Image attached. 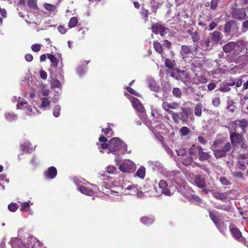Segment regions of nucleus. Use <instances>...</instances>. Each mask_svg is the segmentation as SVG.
<instances>
[{"instance_id": "obj_1", "label": "nucleus", "mask_w": 248, "mask_h": 248, "mask_svg": "<svg viewBox=\"0 0 248 248\" xmlns=\"http://www.w3.org/2000/svg\"><path fill=\"white\" fill-rule=\"evenodd\" d=\"M127 151V145L120 139L115 137L109 140V153L119 155L124 154Z\"/></svg>"}, {"instance_id": "obj_2", "label": "nucleus", "mask_w": 248, "mask_h": 248, "mask_svg": "<svg viewBox=\"0 0 248 248\" xmlns=\"http://www.w3.org/2000/svg\"><path fill=\"white\" fill-rule=\"evenodd\" d=\"M245 49V45L243 41L230 42L223 46V50L226 53H230L233 50L234 53L237 54L238 51L241 52Z\"/></svg>"}, {"instance_id": "obj_3", "label": "nucleus", "mask_w": 248, "mask_h": 248, "mask_svg": "<svg viewBox=\"0 0 248 248\" xmlns=\"http://www.w3.org/2000/svg\"><path fill=\"white\" fill-rule=\"evenodd\" d=\"M229 229L232 236L234 239L243 243L246 242V239L242 235L241 232L234 224L231 223L229 226Z\"/></svg>"}, {"instance_id": "obj_4", "label": "nucleus", "mask_w": 248, "mask_h": 248, "mask_svg": "<svg viewBox=\"0 0 248 248\" xmlns=\"http://www.w3.org/2000/svg\"><path fill=\"white\" fill-rule=\"evenodd\" d=\"M230 140L232 145L237 146L240 144L243 140H245V138L243 134H240L236 132L235 129L234 131H230Z\"/></svg>"}, {"instance_id": "obj_5", "label": "nucleus", "mask_w": 248, "mask_h": 248, "mask_svg": "<svg viewBox=\"0 0 248 248\" xmlns=\"http://www.w3.org/2000/svg\"><path fill=\"white\" fill-rule=\"evenodd\" d=\"M151 30L155 34H160L161 36L164 37L169 30L163 25L156 23L152 25Z\"/></svg>"}, {"instance_id": "obj_6", "label": "nucleus", "mask_w": 248, "mask_h": 248, "mask_svg": "<svg viewBox=\"0 0 248 248\" xmlns=\"http://www.w3.org/2000/svg\"><path fill=\"white\" fill-rule=\"evenodd\" d=\"M119 170L125 173H131L135 170V165L130 161L123 162L119 166Z\"/></svg>"}, {"instance_id": "obj_7", "label": "nucleus", "mask_w": 248, "mask_h": 248, "mask_svg": "<svg viewBox=\"0 0 248 248\" xmlns=\"http://www.w3.org/2000/svg\"><path fill=\"white\" fill-rule=\"evenodd\" d=\"M175 78L186 83L189 81L190 75L186 71L181 70L179 69L176 70Z\"/></svg>"}, {"instance_id": "obj_8", "label": "nucleus", "mask_w": 248, "mask_h": 248, "mask_svg": "<svg viewBox=\"0 0 248 248\" xmlns=\"http://www.w3.org/2000/svg\"><path fill=\"white\" fill-rule=\"evenodd\" d=\"M182 163L185 166L191 165L193 168L198 167L203 170H205L206 168L205 166L203 164L194 161L193 158L191 157H187L184 158L182 161Z\"/></svg>"}, {"instance_id": "obj_9", "label": "nucleus", "mask_w": 248, "mask_h": 248, "mask_svg": "<svg viewBox=\"0 0 248 248\" xmlns=\"http://www.w3.org/2000/svg\"><path fill=\"white\" fill-rule=\"evenodd\" d=\"M179 103L176 102H172L170 103L164 101L162 104V108L167 112L169 113V112L172 111L170 110V109H176L178 108L179 107Z\"/></svg>"}, {"instance_id": "obj_10", "label": "nucleus", "mask_w": 248, "mask_h": 248, "mask_svg": "<svg viewBox=\"0 0 248 248\" xmlns=\"http://www.w3.org/2000/svg\"><path fill=\"white\" fill-rule=\"evenodd\" d=\"M158 186L160 188V191L157 192V195L164 194L166 195H170V190L168 188V184L165 181L160 180L159 182Z\"/></svg>"}, {"instance_id": "obj_11", "label": "nucleus", "mask_w": 248, "mask_h": 248, "mask_svg": "<svg viewBox=\"0 0 248 248\" xmlns=\"http://www.w3.org/2000/svg\"><path fill=\"white\" fill-rule=\"evenodd\" d=\"M234 125L235 126V128L240 127L242 131V134H244L247 132L246 128L248 126V121L246 119L237 120L234 123Z\"/></svg>"}, {"instance_id": "obj_12", "label": "nucleus", "mask_w": 248, "mask_h": 248, "mask_svg": "<svg viewBox=\"0 0 248 248\" xmlns=\"http://www.w3.org/2000/svg\"><path fill=\"white\" fill-rule=\"evenodd\" d=\"M57 174V170L55 167L52 166L49 167L47 170L44 172V176L46 179H54Z\"/></svg>"}, {"instance_id": "obj_13", "label": "nucleus", "mask_w": 248, "mask_h": 248, "mask_svg": "<svg viewBox=\"0 0 248 248\" xmlns=\"http://www.w3.org/2000/svg\"><path fill=\"white\" fill-rule=\"evenodd\" d=\"M194 183L196 186L200 188H203L206 186L205 179L200 175H196Z\"/></svg>"}, {"instance_id": "obj_14", "label": "nucleus", "mask_w": 248, "mask_h": 248, "mask_svg": "<svg viewBox=\"0 0 248 248\" xmlns=\"http://www.w3.org/2000/svg\"><path fill=\"white\" fill-rule=\"evenodd\" d=\"M198 155H199V160L201 161L207 160L209 158L210 155L208 154L203 152L202 148L200 146H197Z\"/></svg>"}, {"instance_id": "obj_15", "label": "nucleus", "mask_w": 248, "mask_h": 248, "mask_svg": "<svg viewBox=\"0 0 248 248\" xmlns=\"http://www.w3.org/2000/svg\"><path fill=\"white\" fill-rule=\"evenodd\" d=\"M132 105L133 107L139 112L142 113L144 111V108L143 105L140 102L139 100L134 97L132 101Z\"/></svg>"}, {"instance_id": "obj_16", "label": "nucleus", "mask_w": 248, "mask_h": 248, "mask_svg": "<svg viewBox=\"0 0 248 248\" xmlns=\"http://www.w3.org/2000/svg\"><path fill=\"white\" fill-rule=\"evenodd\" d=\"M153 46L155 51L161 55L162 59L165 58L164 52H163V47L161 44L157 41L153 42Z\"/></svg>"}, {"instance_id": "obj_17", "label": "nucleus", "mask_w": 248, "mask_h": 248, "mask_svg": "<svg viewBox=\"0 0 248 248\" xmlns=\"http://www.w3.org/2000/svg\"><path fill=\"white\" fill-rule=\"evenodd\" d=\"M191 52L190 46L182 45L180 49V54L183 59L187 57V55Z\"/></svg>"}, {"instance_id": "obj_18", "label": "nucleus", "mask_w": 248, "mask_h": 248, "mask_svg": "<svg viewBox=\"0 0 248 248\" xmlns=\"http://www.w3.org/2000/svg\"><path fill=\"white\" fill-rule=\"evenodd\" d=\"M140 220L143 224L150 225L154 222L155 219L152 216H149L141 217Z\"/></svg>"}, {"instance_id": "obj_19", "label": "nucleus", "mask_w": 248, "mask_h": 248, "mask_svg": "<svg viewBox=\"0 0 248 248\" xmlns=\"http://www.w3.org/2000/svg\"><path fill=\"white\" fill-rule=\"evenodd\" d=\"M78 190L82 194L88 196H92L93 194V191L90 187L84 186H81L78 187Z\"/></svg>"}, {"instance_id": "obj_20", "label": "nucleus", "mask_w": 248, "mask_h": 248, "mask_svg": "<svg viewBox=\"0 0 248 248\" xmlns=\"http://www.w3.org/2000/svg\"><path fill=\"white\" fill-rule=\"evenodd\" d=\"M246 16V14L243 10L237 9L234 11L233 16L235 18L242 20Z\"/></svg>"}, {"instance_id": "obj_21", "label": "nucleus", "mask_w": 248, "mask_h": 248, "mask_svg": "<svg viewBox=\"0 0 248 248\" xmlns=\"http://www.w3.org/2000/svg\"><path fill=\"white\" fill-rule=\"evenodd\" d=\"M31 143L26 142L20 145L21 150L23 152L30 153L32 150V148L31 147Z\"/></svg>"}, {"instance_id": "obj_22", "label": "nucleus", "mask_w": 248, "mask_h": 248, "mask_svg": "<svg viewBox=\"0 0 248 248\" xmlns=\"http://www.w3.org/2000/svg\"><path fill=\"white\" fill-rule=\"evenodd\" d=\"M47 58L51 62V67H57L59 62V60L53 54L47 53L46 54Z\"/></svg>"}, {"instance_id": "obj_23", "label": "nucleus", "mask_w": 248, "mask_h": 248, "mask_svg": "<svg viewBox=\"0 0 248 248\" xmlns=\"http://www.w3.org/2000/svg\"><path fill=\"white\" fill-rule=\"evenodd\" d=\"M188 110L186 108H183L182 112L179 114L180 119L183 122H186L188 120Z\"/></svg>"}, {"instance_id": "obj_24", "label": "nucleus", "mask_w": 248, "mask_h": 248, "mask_svg": "<svg viewBox=\"0 0 248 248\" xmlns=\"http://www.w3.org/2000/svg\"><path fill=\"white\" fill-rule=\"evenodd\" d=\"M194 81L196 84L199 83L205 84L207 82V79L202 75H198L196 74L195 76Z\"/></svg>"}, {"instance_id": "obj_25", "label": "nucleus", "mask_w": 248, "mask_h": 248, "mask_svg": "<svg viewBox=\"0 0 248 248\" xmlns=\"http://www.w3.org/2000/svg\"><path fill=\"white\" fill-rule=\"evenodd\" d=\"M202 47H203V49L204 50H208L209 49H211L212 47L213 46L214 43L212 42L210 39H208L206 40H204L202 41Z\"/></svg>"}, {"instance_id": "obj_26", "label": "nucleus", "mask_w": 248, "mask_h": 248, "mask_svg": "<svg viewBox=\"0 0 248 248\" xmlns=\"http://www.w3.org/2000/svg\"><path fill=\"white\" fill-rule=\"evenodd\" d=\"M146 170L144 167H140L137 171L135 174L136 176H138L140 179H144L145 175Z\"/></svg>"}, {"instance_id": "obj_27", "label": "nucleus", "mask_w": 248, "mask_h": 248, "mask_svg": "<svg viewBox=\"0 0 248 248\" xmlns=\"http://www.w3.org/2000/svg\"><path fill=\"white\" fill-rule=\"evenodd\" d=\"M18 107L21 109H26L29 112L32 111V108L28 105L27 101H22L18 104Z\"/></svg>"}, {"instance_id": "obj_28", "label": "nucleus", "mask_w": 248, "mask_h": 248, "mask_svg": "<svg viewBox=\"0 0 248 248\" xmlns=\"http://www.w3.org/2000/svg\"><path fill=\"white\" fill-rule=\"evenodd\" d=\"M149 86L150 89L155 92H158L159 90V86L155 81L153 80L149 81Z\"/></svg>"}, {"instance_id": "obj_29", "label": "nucleus", "mask_w": 248, "mask_h": 248, "mask_svg": "<svg viewBox=\"0 0 248 248\" xmlns=\"http://www.w3.org/2000/svg\"><path fill=\"white\" fill-rule=\"evenodd\" d=\"M202 106L201 103L197 104L194 109V114L197 116H201L202 113Z\"/></svg>"}, {"instance_id": "obj_30", "label": "nucleus", "mask_w": 248, "mask_h": 248, "mask_svg": "<svg viewBox=\"0 0 248 248\" xmlns=\"http://www.w3.org/2000/svg\"><path fill=\"white\" fill-rule=\"evenodd\" d=\"M111 125H112V124L108 123L107 124L108 127L107 128H102V132L106 135H108L109 133H110L109 137H111L114 135L112 129L110 128Z\"/></svg>"}, {"instance_id": "obj_31", "label": "nucleus", "mask_w": 248, "mask_h": 248, "mask_svg": "<svg viewBox=\"0 0 248 248\" xmlns=\"http://www.w3.org/2000/svg\"><path fill=\"white\" fill-rule=\"evenodd\" d=\"M165 65L171 70H173L174 68L175 62L173 60H171L169 58H167L165 60Z\"/></svg>"}, {"instance_id": "obj_32", "label": "nucleus", "mask_w": 248, "mask_h": 248, "mask_svg": "<svg viewBox=\"0 0 248 248\" xmlns=\"http://www.w3.org/2000/svg\"><path fill=\"white\" fill-rule=\"evenodd\" d=\"M236 62H241L243 64L247 63L248 62V55L247 54L242 55L236 59Z\"/></svg>"}, {"instance_id": "obj_33", "label": "nucleus", "mask_w": 248, "mask_h": 248, "mask_svg": "<svg viewBox=\"0 0 248 248\" xmlns=\"http://www.w3.org/2000/svg\"><path fill=\"white\" fill-rule=\"evenodd\" d=\"M78 19L76 16H73L71 18L68 23V26L69 28L75 27L78 23Z\"/></svg>"}, {"instance_id": "obj_34", "label": "nucleus", "mask_w": 248, "mask_h": 248, "mask_svg": "<svg viewBox=\"0 0 248 248\" xmlns=\"http://www.w3.org/2000/svg\"><path fill=\"white\" fill-rule=\"evenodd\" d=\"M168 113L171 115L172 120L175 124H178L179 123L180 116L178 113L174 112V111H170Z\"/></svg>"}, {"instance_id": "obj_35", "label": "nucleus", "mask_w": 248, "mask_h": 248, "mask_svg": "<svg viewBox=\"0 0 248 248\" xmlns=\"http://www.w3.org/2000/svg\"><path fill=\"white\" fill-rule=\"evenodd\" d=\"M188 152L191 156V157L193 158L194 156H196L197 153H198L197 147H196L195 145H193L189 149ZM196 158L197 157H195V159H196Z\"/></svg>"}, {"instance_id": "obj_36", "label": "nucleus", "mask_w": 248, "mask_h": 248, "mask_svg": "<svg viewBox=\"0 0 248 248\" xmlns=\"http://www.w3.org/2000/svg\"><path fill=\"white\" fill-rule=\"evenodd\" d=\"M28 5L31 9L34 10L38 9V7L37 6V2L36 0H28Z\"/></svg>"}, {"instance_id": "obj_37", "label": "nucleus", "mask_w": 248, "mask_h": 248, "mask_svg": "<svg viewBox=\"0 0 248 248\" xmlns=\"http://www.w3.org/2000/svg\"><path fill=\"white\" fill-rule=\"evenodd\" d=\"M233 24V21H229L225 24L224 31L226 33H228L231 31L232 27Z\"/></svg>"}, {"instance_id": "obj_38", "label": "nucleus", "mask_w": 248, "mask_h": 248, "mask_svg": "<svg viewBox=\"0 0 248 248\" xmlns=\"http://www.w3.org/2000/svg\"><path fill=\"white\" fill-rule=\"evenodd\" d=\"M209 212L211 219L213 220L215 225L217 226V217L216 211L215 210L213 211H210Z\"/></svg>"}, {"instance_id": "obj_39", "label": "nucleus", "mask_w": 248, "mask_h": 248, "mask_svg": "<svg viewBox=\"0 0 248 248\" xmlns=\"http://www.w3.org/2000/svg\"><path fill=\"white\" fill-rule=\"evenodd\" d=\"M18 206L17 204L15 202L10 203L8 206V210L12 212H16L18 209Z\"/></svg>"}, {"instance_id": "obj_40", "label": "nucleus", "mask_w": 248, "mask_h": 248, "mask_svg": "<svg viewBox=\"0 0 248 248\" xmlns=\"http://www.w3.org/2000/svg\"><path fill=\"white\" fill-rule=\"evenodd\" d=\"M140 15L143 16L145 21H147L148 19L149 12L148 10L145 9L144 7H142L141 11L140 12Z\"/></svg>"}, {"instance_id": "obj_41", "label": "nucleus", "mask_w": 248, "mask_h": 248, "mask_svg": "<svg viewBox=\"0 0 248 248\" xmlns=\"http://www.w3.org/2000/svg\"><path fill=\"white\" fill-rule=\"evenodd\" d=\"M172 94L175 97L177 98H180L182 94L181 90L177 87L173 88L172 91Z\"/></svg>"}, {"instance_id": "obj_42", "label": "nucleus", "mask_w": 248, "mask_h": 248, "mask_svg": "<svg viewBox=\"0 0 248 248\" xmlns=\"http://www.w3.org/2000/svg\"><path fill=\"white\" fill-rule=\"evenodd\" d=\"M61 109V108L60 105H57L54 108L53 114L55 117H58L60 116Z\"/></svg>"}, {"instance_id": "obj_43", "label": "nucleus", "mask_w": 248, "mask_h": 248, "mask_svg": "<svg viewBox=\"0 0 248 248\" xmlns=\"http://www.w3.org/2000/svg\"><path fill=\"white\" fill-rule=\"evenodd\" d=\"M190 133L189 129L186 126L182 127L180 129V134L181 136H185Z\"/></svg>"}, {"instance_id": "obj_44", "label": "nucleus", "mask_w": 248, "mask_h": 248, "mask_svg": "<svg viewBox=\"0 0 248 248\" xmlns=\"http://www.w3.org/2000/svg\"><path fill=\"white\" fill-rule=\"evenodd\" d=\"M42 102L40 105L41 108H45L48 107L50 105V102L48 99L46 98H42L41 99Z\"/></svg>"}, {"instance_id": "obj_45", "label": "nucleus", "mask_w": 248, "mask_h": 248, "mask_svg": "<svg viewBox=\"0 0 248 248\" xmlns=\"http://www.w3.org/2000/svg\"><path fill=\"white\" fill-rule=\"evenodd\" d=\"M194 43H197L200 40V36L197 31L194 32L193 34L190 36Z\"/></svg>"}, {"instance_id": "obj_46", "label": "nucleus", "mask_w": 248, "mask_h": 248, "mask_svg": "<svg viewBox=\"0 0 248 248\" xmlns=\"http://www.w3.org/2000/svg\"><path fill=\"white\" fill-rule=\"evenodd\" d=\"M44 7L46 9L49 11L53 12L56 9V6L55 5L49 3L44 4Z\"/></svg>"}, {"instance_id": "obj_47", "label": "nucleus", "mask_w": 248, "mask_h": 248, "mask_svg": "<svg viewBox=\"0 0 248 248\" xmlns=\"http://www.w3.org/2000/svg\"><path fill=\"white\" fill-rule=\"evenodd\" d=\"M126 189L131 191L129 192V194L131 195L135 194L138 190L137 187L134 185L129 186H128L127 187Z\"/></svg>"}, {"instance_id": "obj_48", "label": "nucleus", "mask_w": 248, "mask_h": 248, "mask_svg": "<svg viewBox=\"0 0 248 248\" xmlns=\"http://www.w3.org/2000/svg\"><path fill=\"white\" fill-rule=\"evenodd\" d=\"M30 208V204L29 202H24L21 204L20 210L21 211H27V209Z\"/></svg>"}, {"instance_id": "obj_49", "label": "nucleus", "mask_w": 248, "mask_h": 248, "mask_svg": "<svg viewBox=\"0 0 248 248\" xmlns=\"http://www.w3.org/2000/svg\"><path fill=\"white\" fill-rule=\"evenodd\" d=\"M41 45L38 44H35L31 46V48L32 51L37 52L40 51L41 49Z\"/></svg>"}, {"instance_id": "obj_50", "label": "nucleus", "mask_w": 248, "mask_h": 248, "mask_svg": "<svg viewBox=\"0 0 248 248\" xmlns=\"http://www.w3.org/2000/svg\"><path fill=\"white\" fill-rule=\"evenodd\" d=\"M126 90L127 92H128L136 96H139V93L134 91L132 88L130 87H126Z\"/></svg>"}, {"instance_id": "obj_51", "label": "nucleus", "mask_w": 248, "mask_h": 248, "mask_svg": "<svg viewBox=\"0 0 248 248\" xmlns=\"http://www.w3.org/2000/svg\"><path fill=\"white\" fill-rule=\"evenodd\" d=\"M57 29L62 34H64L67 32V29L64 27V25H59Z\"/></svg>"}, {"instance_id": "obj_52", "label": "nucleus", "mask_w": 248, "mask_h": 248, "mask_svg": "<svg viewBox=\"0 0 248 248\" xmlns=\"http://www.w3.org/2000/svg\"><path fill=\"white\" fill-rule=\"evenodd\" d=\"M210 40L214 43V44H216L217 42V31H215L212 33V36L210 39Z\"/></svg>"}, {"instance_id": "obj_53", "label": "nucleus", "mask_w": 248, "mask_h": 248, "mask_svg": "<svg viewBox=\"0 0 248 248\" xmlns=\"http://www.w3.org/2000/svg\"><path fill=\"white\" fill-rule=\"evenodd\" d=\"M6 117L9 121H11L12 120H16L17 118V115L9 113L6 115Z\"/></svg>"}, {"instance_id": "obj_54", "label": "nucleus", "mask_w": 248, "mask_h": 248, "mask_svg": "<svg viewBox=\"0 0 248 248\" xmlns=\"http://www.w3.org/2000/svg\"><path fill=\"white\" fill-rule=\"evenodd\" d=\"M109 141L108 143H102L100 144V148L102 149H108L109 151Z\"/></svg>"}, {"instance_id": "obj_55", "label": "nucleus", "mask_w": 248, "mask_h": 248, "mask_svg": "<svg viewBox=\"0 0 248 248\" xmlns=\"http://www.w3.org/2000/svg\"><path fill=\"white\" fill-rule=\"evenodd\" d=\"M218 225H219V226H218V229L221 232H223V228H224L225 230L227 228L226 225H224V222H223L222 224H221L220 222H218Z\"/></svg>"}, {"instance_id": "obj_56", "label": "nucleus", "mask_w": 248, "mask_h": 248, "mask_svg": "<svg viewBox=\"0 0 248 248\" xmlns=\"http://www.w3.org/2000/svg\"><path fill=\"white\" fill-rule=\"evenodd\" d=\"M221 183L224 185H228L230 184V181L225 177H221L220 178Z\"/></svg>"}, {"instance_id": "obj_57", "label": "nucleus", "mask_w": 248, "mask_h": 248, "mask_svg": "<svg viewBox=\"0 0 248 248\" xmlns=\"http://www.w3.org/2000/svg\"><path fill=\"white\" fill-rule=\"evenodd\" d=\"M40 75L41 78L43 79H46L47 78V73L43 70L40 71Z\"/></svg>"}, {"instance_id": "obj_58", "label": "nucleus", "mask_w": 248, "mask_h": 248, "mask_svg": "<svg viewBox=\"0 0 248 248\" xmlns=\"http://www.w3.org/2000/svg\"><path fill=\"white\" fill-rule=\"evenodd\" d=\"M217 7V0H212L211 2V8L215 10Z\"/></svg>"}, {"instance_id": "obj_59", "label": "nucleus", "mask_w": 248, "mask_h": 248, "mask_svg": "<svg viewBox=\"0 0 248 248\" xmlns=\"http://www.w3.org/2000/svg\"><path fill=\"white\" fill-rule=\"evenodd\" d=\"M243 27L245 29L244 30L242 29L243 31L244 32H246L248 30V19L243 23Z\"/></svg>"}, {"instance_id": "obj_60", "label": "nucleus", "mask_w": 248, "mask_h": 248, "mask_svg": "<svg viewBox=\"0 0 248 248\" xmlns=\"http://www.w3.org/2000/svg\"><path fill=\"white\" fill-rule=\"evenodd\" d=\"M25 58L27 62H31L33 60V56L31 54H27L25 56Z\"/></svg>"}, {"instance_id": "obj_61", "label": "nucleus", "mask_w": 248, "mask_h": 248, "mask_svg": "<svg viewBox=\"0 0 248 248\" xmlns=\"http://www.w3.org/2000/svg\"><path fill=\"white\" fill-rule=\"evenodd\" d=\"M231 148L230 143H227L222 148L226 153L229 152Z\"/></svg>"}, {"instance_id": "obj_62", "label": "nucleus", "mask_w": 248, "mask_h": 248, "mask_svg": "<svg viewBox=\"0 0 248 248\" xmlns=\"http://www.w3.org/2000/svg\"><path fill=\"white\" fill-rule=\"evenodd\" d=\"M226 152L222 149L221 150H218V157L224 156L226 155Z\"/></svg>"}, {"instance_id": "obj_63", "label": "nucleus", "mask_w": 248, "mask_h": 248, "mask_svg": "<svg viewBox=\"0 0 248 248\" xmlns=\"http://www.w3.org/2000/svg\"><path fill=\"white\" fill-rule=\"evenodd\" d=\"M198 140L199 142L202 144H205L206 143V140L202 136H199L198 138Z\"/></svg>"}, {"instance_id": "obj_64", "label": "nucleus", "mask_w": 248, "mask_h": 248, "mask_svg": "<svg viewBox=\"0 0 248 248\" xmlns=\"http://www.w3.org/2000/svg\"><path fill=\"white\" fill-rule=\"evenodd\" d=\"M81 31V35L80 38L81 39H84L87 36V32L88 31V29L86 30H84L83 29L80 30Z\"/></svg>"}]
</instances>
